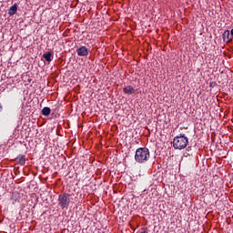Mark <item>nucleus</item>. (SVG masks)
Segmentation results:
<instances>
[{
  "instance_id": "4",
  "label": "nucleus",
  "mask_w": 233,
  "mask_h": 233,
  "mask_svg": "<svg viewBox=\"0 0 233 233\" xmlns=\"http://www.w3.org/2000/svg\"><path fill=\"white\" fill-rule=\"evenodd\" d=\"M76 54L80 57H86V56H88V54H90V49L86 48V46H82L78 49H76Z\"/></svg>"
},
{
  "instance_id": "1",
  "label": "nucleus",
  "mask_w": 233,
  "mask_h": 233,
  "mask_svg": "<svg viewBox=\"0 0 233 233\" xmlns=\"http://www.w3.org/2000/svg\"><path fill=\"white\" fill-rule=\"evenodd\" d=\"M150 159V150L147 147H139L135 154V161L137 163H147Z\"/></svg>"
},
{
  "instance_id": "3",
  "label": "nucleus",
  "mask_w": 233,
  "mask_h": 233,
  "mask_svg": "<svg viewBox=\"0 0 233 233\" xmlns=\"http://www.w3.org/2000/svg\"><path fill=\"white\" fill-rule=\"evenodd\" d=\"M72 194L68 193H62L58 196V205L62 208V210H65V208H68L70 207V203L72 202Z\"/></svg>"
},
{
  "instance_id": "11",
  "label": "nucleus",
  "mask_w": 233,
  "mask_h": 233,
  "mask_svg": "<svg viewBox=\"0 0 233 233\" xmlns=\"http://www.w3.org/2000/svg\"><path fill=\"white\" fill-rule=\"evenodd\" d=\"M230 35H231V38L233 39V29L231 30Z\"/></svg>"
},
{
  "instance_id": "10",
  "label": "nucleus",
  "mask_w": 233,
  "mask_h": 233,
  "mask_svg": "<svg viewBox=\"0 0 233 233\" xmlns=\"http://www.w3.org/2000/svg\"><path fill=\"white\" fill-rule=\"evenodd\" d=\"M25 163H26V157L25 156H22L21 157L18 158V165H25Z\"/></svg>"
},
{
  "instance_id": "5",
  "label": "nucleus",
  "mask_w": 233,
  "mask_h": 233,
  "mask_svg": "<svg viewBox=\"0 0 233 233\" xmlns=\"http://www.w3.org/2000/svg\"><path fill=\"white\" fill-rule=\"evenodd\" d=\"M124 94H127V96H132V94H136L137 92V89L134 88L132 86H126L123 88Z\"/></svg>"
},
{
  "instance_id": "7",
  "label": "nucleus",
  "mask_w": 233,
  "mask_h": 233,
  "mask_svg": "<svg viewBox=\"0 0 233 233\" xmlns=\"http://www.w3.org/2000/svg\"><path fill=\"white\" fill-rule=\"evenodd\" d=\"M8 14L9 15H15V14H17V5H12L8 10Z\"/></svg>"
},
{
  "instance_id": "8",
  "label": "nucleus",
  "mask_w": 233,
  "mask_h": 233,
  "mask_svg": "<svg viewBox=\"0 0 233 233\" xmlns=\"http://www.w3.org/2000/svg\"><path fill=\"white\" fill-rule=\"evenodd\" d=\"M43 57L44 59H46V61H47V63H50V61H52V52H47L44 54Z\"/></svg>"
},
{
  "instance_id": "6",
  "label": "nucleus",
  "mask_w": 233,
  "mask_h": 233,
  "mask_svg": "<svg viewBox=\"0 0 233 233\" xmlns=\"http://www.w3.org/2000/svg\"><path fill=\"white\" fill-rule=\"evenodd\" d=\"M222 37L225 43H230L232 41V35L228 30L224 31Z\"/></svg>"
},
{
  "instance_id": "12",
  "label": "nucleus",
  "mask_w": 233,
  "mask_h": 233,
  "mask_svg": "<svg viewBox=\"0 0 233 233\" xmlns=\"http://www.w3.org/2000/svg\"><path fill=\"white\" fill-rule=\"evenodd\" d=\"M1 110H3V106H1V104H0V112H1Z\"/></svg>"
},
{
  "instance_id": "2",
  "label": "nucleus",
  "mask_w": 233,
  "mask_h": 233,
  "mask_svg": "<svg viewBox=\"0 0 233 233\" xmlns=\"http://www.w3.org/2000/svg\"><path fill=\"white\" fill-rule=\"evenodd\" d=\"M172 143L175 150H183V148H187L188 145V137H187L185 134H180V136L174 137Z\"/></svg>"
},
{
  "instance_id": "9",
  "label": "nucleus",
  "mask_w": 233,
  "mask_h": 233,
  "mask_svg": "<svg viewBox=\"0 0 233 233\" xmlns=\"http://www.w3.org/2000/svg\"><path fill=\"white\" fill-rule=\"evenodd\" d=\"M50 112H52V110L50 109V107H44L42 109V115L43 116H50Z\"/></svg>"
}]
</instances>
